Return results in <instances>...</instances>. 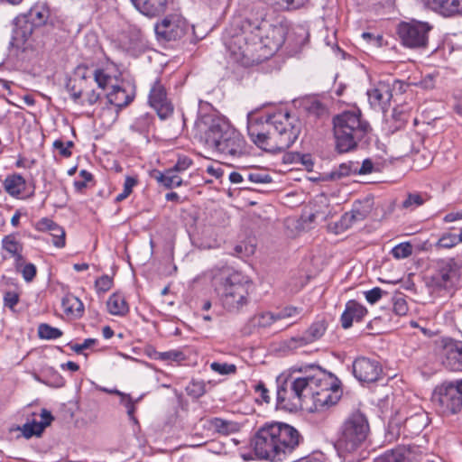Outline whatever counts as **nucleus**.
Wrapping results in <instances>:
<instances>
[{
    "label": "nucleus",
    "mask_w": 462,
    "mask_h": 462,
    "mask_svg": "<svg viewBox=\"0 0 462 462\" xmlns=\"http://www.w3.org/2000/svg\"><path fill=\"white\" fill-rule=\"evenodd\" d=\"M97 340L95 338H87L84 340L82 344H75L71 346V349L75 351L77 354H80L83 350L89 348L90 346L96 345Z\"/></svg>",
    "instance_id": "338daca9"
},
{
    "label": "nucleus",
    "mask_w": 462,
    "mask_h": 462,
    "mask_svg": "<svg viewBox=\"0 0 462 462\" xmlns=\"http://www.w3.org/2000/svg\"><path fill=\"white\" fill-rule=\"evenodd\" d=\"M373 202L370 199L355 201L352 209L346 212L337 223V226L342 230H346L355 223L363 221L371 213Z\"/></svg>",
    "instance_id": "dca6fc26"
},
{
    "label": "nucleus",
    "mask_w": 462,
    "mask_h": 462,
    "mask_svg": "<svg viewBox=\"0 0 462 462\" xmlns=\"http://www.w3.org/2000/svg\"><path fill=\"white\" fill-rule=\"evenodd\" d=\"M115 393L120 396V403L125 408L129 419L134 423H137L138 420L134 416L135 404L142 399V397L134 400L130 394L124 393L118 390H116Z\"/></svg>",
    "instance_id": "c9c22d12"
},
{
    "label": "nucleus",
    "mask_w": 462,
    "mask_h": 462,
    "mask_svg": "<svg viewBox=\"0 0 462 462\" xmlns=\"http://www.w3.org/2000/svg\"><path fill=\"white\" fill-rule=\"evenodd\" d=\"M433 402L442 415L457 414L462 411V379L444 382L437 386Z\"/></svg>",
    "instance_id": "1a4fd4ad"
},
{
    "label": "nucleus",
    "mask_w": 462,
    "mask_h": 462,
    "mask_svg": "<svg viewBox=\"0 0 462 462\" xmlns=\"http://www.w3.org/2000/svg\"><path fill=\"white\" fill-rule=\"evenodd\" d=\"M113 286V279L108 275H102L95 282V287L98 293L108 291Z\"/></svg>",
    "instance_id": "6e6d98bb"
},
{
    "label": "nucleus",
    "mask_w": 462,
    "mask_h": 462,
    "mask_svg": "<svg viewBox=\"0 0 462 462\" xmlns=\"http://www.w3.org/2000/svg\"><path fill=\"white\" fill-rule=\"evenodd\" d=\"M62 331L49 324L42 323L38 327V336L42 339L51 340L59 338L62 336Z\"/></svg>",
    "instance_id": "79ce46f5"
},
{
    "label": "nucleus",
    "mask_w": 462,
    "mask_h": 462,
    "mask_svg": "<svg viewBox=\"0 0 462 462\" xmlns=\"http://www.w3.org/2000/svg\"><path fill=\"white\" fill-rule=\"evenodd\" d=\"M459 265L454 258L442 259L437 263L436 273L432 280L436 286L444 289L452 288L459 278Z\"/></svg>",
    "instance_id": "ddd939ff"
},
{
    "label": "nucleus",
    "mask_w": 462,
    "mask_h": 462,
    "mask_svg": "<svg viewBox=\"0 0 462 462\" xmlns=\"http://www.w3.org/2000/svg\"><path fill=\"white\" fill-rule=\"evenodd\" d=\"M210 368L212 371L222 375L233 374L236 372L235 365L226 363L213 362L210 364Z\"/></svg>",
    "instance_id": "8fccbe9b"
},
{
    "label": "nucleus",
    "mask_w": 462,
    "mask_h": 462,
    "mask_svg": "<svg viewBox=\"0 0 462 462\" xmlns=\"http://www.w3.org/2000/svg\"><path fill=\"white\" fill-rule=\"evenodd\" d=\"M254 388V392L259 394V396L264 402H270V396L268 394L269 391L263 382H259L258 383H256Z\"/></svg>",
    "instance_id": "774afa93"
},
{
    "label": "nucleus",
    "mask_w": 462,
    "mask_h": 462,
    "mask_svg": "<svg viewBox=\"0 0 462 462\" xmlns=\"http://www.w3.org/2000/svg\"><path fill=\"white\" fill-rule=\"evenodd\" d=\"M294 396L296 400V404L300 405L302 401L306 398H310L312 393V384L311 376L307 377H295L293 375H290Z\"/></svg>",
    "instance_id": "4be33fe9"
},
{
    "label": "nucleus",
    "mask_w": 462,
    "mask_h": 462,
    "mask_svg": "<svg viewBox=\"0 0 462 462\" xmlns=\"http://www.w3.org/2000/svg\"><path fill=\"white\" fill-rule=\"evenodd\" d=\"M226 45L229 58L244 67L253 66L265 60V59H258L257 56L263 53L260 51L254 34L245 32L243 22L241 23V32L232 36Z\"/></svg>",
    "instance_id": "6e6552de"
},
{
    "label": "nucleus",
    "mask_w": 462,
    "mask_h": 462,
    "mask_svg": "<svg viewBox=\"0 0 462 462\" xmlns=\"http://www.w3.org/2000/svg\"><path fill=\"white\" fill-rule=\"evenodd\" d=\"M209 427L216 432L222 435H229L236 432L239 429L236 422L217 417L209 420Z\"/></svg>",
    "instance_id": "72a5a7b5"
},
{
    "label": "nucleus",
    "mask_w": 462,
    "mask_h": 462,
    "mask_svg": "<svg viewBox=\"0 0 462 462\" xmlns=\"http://www.w3.org/2000/svg\"><path fill=\"white\" fill-rule=\"evenodd\" d=\"M192 165V160L188 156H180L178 158L177 162L175 165L171 168L173 171H177L178 173L183 172L186 170H188Z\"/></svg>",
    "instance_id": "680f3d73"
},
{
    "label": "nucleus",
    "mask_w": 462,
    "mask_h": 462,
    "mask_svg": "<svg viewBox=\"0 0 462 462\" xmlns=\"http://www.w3.org/2000/svg\"><path fill=\"white\" fill-rule=\"evenodd\" d=\"M51 236H52V244L58 247L62 248L66 245V239H65V231L62 226L56 224V226L53 227L52 231L50 232Z\"/></svg>",
    "instance_id": "09e8293b"
},
{
    "label": "nucleus",
    "mask_w": 462,
    "mask_h": 462,
    "mask_svg": "<svg viewBox=\"0 0 462 462\" xmlns=\"http://www.w3.org/2000/svg\"><path fill=\"white\" fill-rule=\"evenodd\" d=\"M155 179L167 189L179 187L182 184L181 177L171 168L166 170L164 172H158Z\"/></svg>",
    "instance_id": "f704fd0d"
},
{
    "label": "nucleus",
    "mask_w": 462,
    "mask_h": 462,
    "mask_svg": "<svg viewBox=\"0 0 462 462\" xmlns=\"http://www.w3.org/2000/svg\"><path fill=\"white\" fill-rule=\"evenodd\" d=\"M53 148L57 150L60 156L64 158H69L72 154L71 148L74 146V143L72 141H68L64 143L63 141L58 139L53 142Z\"/></svg>",
    "instance_id": "603ef678"
},
{
    "label": "nucleus",
    "mask_w": 462,
    "mask_h": 462,
    "mask_svg": "<svg viewBox=\"0 0 462 462\" xmlns=\"http://www.w3.org/2000/svg\"><path fill=\"white\" fill-rule=\"evenodd\" d=\"M137 184V180L134 177L127 176L125 180L124 189L116 197V202L125 199L133 191V188Z\"/></svg>",
    "instance_id": "3c124183"
},
{
    "label": "nucleus",
    "mask_w": 462,
    "mask_h": 462,
    "mask_svg": "<svg viewBox=\"0 0 462 462\" xmlns=\"http://www.w3.org/2000/svg\"><path fill=\"white\" fill-rule=\"evenodd\" d=\"M19 272L26 282H32L37 274V268L33 263H29L24 264Z\"/></svg>",
    "instance_id": "13d9d810"
},
{
    "label": "nucleus",
    "mask_w": 462,
    "mask_h": 462,
    "mask_svg": "<svg viewBox=\"0 0 462 462\" xmlns=\"http://www.w3.org/2000/svg\"><path fill=\"white\" fill-rule=\"evenodd\" d=\"M370 131L369 123L362 118L359 110L346 111L336 116L333 118L336 150L339 153L356 150Z\"/></svg>",
    "instance_id": "39448f33"
},
{
    "label": "nucleus",
    "mask_w": 462,
    "mask_h": 462,
    "mask_svg": "<svg viewBox=\"0 0 462 462\" xmlns=\"http://www.w3.org/2000/svg\"><path fill=\"white\" fill-rule=\"evenodd\" d=\"M57 223H55L53 220L43 217L41 218L39 221L35 224V228L40 232H51L52 231L53 227L56 226Z\"/></svg>",
    "instance_id": "e2e57ef3"
},
{
    "label": "nucleus",
    "mask_w": 462,
    "mask_h": 462,
    "mask_svg": "<svg viewBox=\"0 0 462 462\" xmlns=\"http://www.w3.org/2000/svg\"><path fill=\"white\" fill-rule=\"evenodd\" d=\"M20 16L28 20L34 28H37L47 23L50 17V10L45 4L37 3L31 7L27 14Z\"/></svg>",
    "instance_id": "393cba45"
},
{
    "label": "nucleus",
    "mask_w": 462,
    "mask_h": 462,
    "mask_svg": "<svg viewBox=\"0 0 462 462\" xmlns=\"http://www.w3.org/2000/svg\"><path fill=\"white\" fill-rule=\"evenodd\" d=\"M247 133L256 146L276 153L294 143L300 134V125L298 120L289 113L278 112L264 120L248 118Z\"/></svg>",
    "instance_id": "f257e3e1"
},
{
    "label": "nucleus",
    "mask_w": 462,
    "mask_h": 462,
    "mask_svg": "<svg viewBox=\"0 0 462 462\" xmlns=\"http://www.w3.org/2000/svg\"><path fill=\"white\" fill-rule=\"evenodd\" d=\"M106 98L111 105L122 108L133 101L134 96L127 93L125 89L114 86L112 90L107 93Z\"/></svg>",
    "instance_id": "2f4dec72"
},
{
    "label": "nucleus",
    "mask_w": 462,
    "mask_h": 462,
    "mask_svg": "<svg viewBox=\"0 0 462 462\" xmlns=\"http://www.w3.org/2000/svg\"><path fill=\"white\" fill-rule=\"evenodd\" d=\"M301 309L294 307V306H287L282 310L274 313L275 320H281L284 319L294 318L300 314Z\"/></svg>",
    "instance_id": "5fc2aeb1"
},
{
    "label": "nucleus",
    "mask_w": 462,
    "mask_h": 462,
    "mask_svg": "<svg viewBox=\"0 0 462 462\" xmlns=\"http://www.w3.org/2000/svg\"><path fill=\"white\" fill-rule=\"evenodd\" d=\"M431 8L444 16L462 15V0H428Z\"/></svg>",
    "instance_id": "b1692460"
},
{
    "label": "nucleus",
    "mask_w": 462,
    "mask_h": 462,
    "mask_svg": "<svg viewBox=\"0 0 462 462\" xmlns=\"http://www.w3.org/2000/svg\"><path fill=\"white\" fill-rule=\"evenodd\" d=\"M374 462H405V456L401 449H393L385 452L375 459Z\"/></svg>",
    "instance_id": "49530a36"
},
{
    "label": "nucleus",
    "mask_w": 462,
    "mask_h": 462,
    "mask_svg": "<svg viewBox=\"0 0 462 462\" xmlns=\"http://www.w3.org/2000/svg\"><path fill=\"white\" fill-rule=\"evenodd\" d=\"M155 358L162 361L180 362L185 359V355L182 351L175 349L166 352H157Z\"/></svg>",
    "instance_id": "de8ad7c7"
},
{
    "label": "nucleus",
    "mask_w": 462,
    "mask_h": 462,
    "mask_svg": "<svg viewBox=\"0 0 462 462\" xmlns=\"http://www.w3.org/2000/svg\"><path fill=\"white\" fill-rule=\"evenodd\" d=\"M106 306L109 313L116 316H124L129 310L125 297L119 293L112 294L107 300Z\"/></svg>",
    "instance_id": "473e14b6"
},
{
    "label": "nucleus",
    "mask_w": 462,
    "mask_h": 462,
    "mask_svg": "<svg viewBox=\"0 0 462 462\" xmlns=\"http://www.w3.org/2000/svg\"><path fill=\"white\" fill-rule=\"evenodd\" d=\"M312 392H328L340 388V381L332 374H321L311 376Z\"/></svg>",
    "instance_id": "cd10ccee"
},
{
    "label": "nucleus",
    "mask_w": 462,
    "mask_h": 462,
    "mask_svg": "<svg viewBox=\"0 0 462 462\" xmlns=\"http://www.w3.org/2000/svg\"><path fill=\"white\" fill-rule=\"evenodd\" d=\"M278 10H294L303 6L309 0H263Z\"/></svg>",
    "instance_id": "ea45409f"
},
{
    "label": "nucleus",
    "mask_w": 462,
    "mask_h": 462,
    "mask_svg": "<svg viewBox=\"0 0 462 462\" xmlns=\"http://www.w3.org/2000/svg\"><path fill=\"white\" fill-rule=\"evenodd\" d=\"M86 70V66H78L76 73L79 75L81 74L80 79L69 80L67 84V90L69 92L70 97L74 102L79 103L81 105H84V101H81V96L83 93L82 84L87 79Z\"/></svg>",
    "instance_id": "c756f323"
},
{
    "label": "nucleus",
    "mask_w": 462,
    "mask_h": 462,
    "mask_svg": "<svg viewBox=\"0 0 462 462\" xmlns=\"http://www.w3.org/2000/svg\"><path fill=\"white\" fill-rule=\"evenodd\" d=\"M383 293V291L381 288L375 287L370 291H365V297L369 303L374 304L382 298Z\"/></svg>",
    "instance_id": "0e129e2a"
},
{
    "label": "nucleus",
    "mask_w": 462,
    "mask_h": 462,
    "mask_svg": "<svg viewBox=\"0 0 462 462\" xmlns=\"http://www.w3.org/2000/svg\"><path fill=\"white\" fill-rule=\"evenodd\" d=\"M61 307L67 316L81 318L84 315L83 302L72 293H66L61 300Z\"/></svg>",
    "instance_id": "c85d7f7f"
},
{
    "label": "nucleus",
    "mask_w": 462,
    "mask_h": 462,
    "mask_svg": "<svg viewBox=\"0 0 462 462\" xmlns=\"http://www.w3.org/2000/svg\"><path fill=\"white\" fill-rule=\"evenodd\" d=\"M254 324L261 328H267L273 324L275 320L274 313L262 312L256 315L254 319Z\"/></svg>",
    "instance_id": "864d4df0"
},
{
    "label": "nucleus",
    "mask_w": 462,
    "mask_h": 462,
    "mask_svg": "<svg viewBox=\"0 0 462 462\" xmlns=\"http://www.w3.org/2000/svg\"><path fill=\"white\" fill-rule=\"evenodd\" d=\"M442 365L450 371H462V341L447 338L442 340L440 351Z\"/></svg>",
    "instance_id": "4468645a"
},
{
    "label": "nucleus",
    "mask_w": 462,
    "mask_h": 462,
    "mask_svg": "<svg viewBox=\"0 0 462 462\" xmlns=\"http://www.w3.org/2000/svg\"><path fill=\"white\" fill-rule=\"evenodd\" d=\"M213 283L227 311L238 312L247 305L250 283L240 273L223 269L214 276Z\"/></svg>",
    "instance_id": "423d86ee"
},
{
    "label": "nucleus",
    "mask_w": 462,
    "mask_h": 462,
    "mask_svg": "<svg viewBox=\"0 0 462 462\" xmlns=\"http://www.w3.org/2000/svg\"><path fill=\"white\" fill-rule=\"evenodd\" d=\"M213 387L210 381L204 382L199 380H192L186 387V391L189 396L199 398Z\"/></svg>",
    "instance_id": "e433bc0d"
},
{
    "label": "nucleus",
    "mask_w": 462,
    "mask_h": 462,
    "mask_svg": "<svg viewBox=\"0 0 462 462\" xmlns=\"http://www.w3.org/2000/svg\"><path fill=\"white\" fill-rule=\"evenodd\" d=\"M458 244L457 236L456 234L447 232L441 235L438 242L436 243L437 248L450 249Z\"/></svg>",
    "instance_id": "c03bdc74"
},
{
    "label": "nucleus",
    "mask_w": 462,
    "mask_h": 462,
    "mask_svg": "<svg viewBox=\"0 0 462 462\" xmlns=\"http://www.w3.org/2000/svg\"><path fill=\"white\" fill-rule=\"evenodd\" d=\"M367 96L374 109L386 112L393 98V88L388 82L379 81L367 90Z\"/></svg>",
    "instance_id": "f3484780"
},
{
    "label": "nucleus",
    "mask_w": 462,
    "mask_h": 462,
    "mask_svg": "<svg viewBox=\"0 0 462 462\" xmlns=\"http://www.w3.org/2000/svg\"><path fill=\"white\" fill-rule=\"evenodd\" d=\"M248 180L254 183H270L272 177L266 173L251 172L248 174Z\"/></svg>",
    "instance_id": "69168bd1"
},
{
    "label": "nucleus",
    "mask_w": 462,
    "mask_h": 462,
    "mask_svg": "<svg viewBox=\"0 0 462 462\" xmlns=\"http://www.w3.org/2000/svg\"><path fill=\"white\" fill-rule=\"evenodd\" d=\"M355 378L362 383H375L382 379L383 370L381 363L375 358L366 356L356 357L352 365Z\"/></svg>",
    "instance_id": "f8f14e48"
},
{
    "label": "nucleus",
    "mask_w": 462,
    "mask_h": 462,
    "mask_svg": "<svg viewBox=\"0 0 462 462\" xmlns=\"http://www.w3.org/2000/svg\"><path fill=\"white\" fill-rule=\"evenodd\" d=\"M303 437L293 426L278 421L265 422L251 439L255 457L268 462H282L291 455Z\"/></svg>",
    "instance_id": "f03ea898"
},
{
    "label": "nucleus",
    "mask_w": 462,
    "mask_h": 462,
    "mask_svg": "<svg viewBox=\"0 0 462 462\" xmlns=\"http://www.w3.org/2000/svg\"><path fill=\"white\" fill-rule=\"evenodd\" d=\"M20 294L14 291H7L4 294V305L10 310H14V306L19 302Z\"/></svg>",
    "instance_id": "052dcab7"
},
{
    "label": "nucleus",
    "mask_w": 462,
    "mask_h": 462,
    "mask_svg": "<svg viewBox=\"0 0 462 462\" xmlns=\"http://www.w3.org/2000/svg\"><path fill=\"white\" fill-rule=\"evenodd\" d=\"M134 7L148 17L162 14L167 7V0H131Z\"/></svg>",
    "instance_id": "412c9836"
},
{
    "label": "nucleus",
    "mask_w": 462,
    "mask_h": 462,
    "mask_svg": "<svg viewBox=\"0 0 462 462\" xmlns=\"http://www.w3.org/2000/svg\"><path fill=\"white\" fill-rule=\"evenodd\" d=\"M366 314L367 310L365 306L356 300H348L340 318L342 328L345 329L351 328L354 321L360 322Z\"/></svg>",
    "instance_id": "aec40b11"
},
{
    "label": "nucleus",
    "mask_w": 462,
    "mask_h": 462,
    "mask_svg": "<svg viewBox=\"0 0 462 462\" xmlns=\"http://www.w3.org/2000/svg\"><path fill=\"white\" fill-rule=\"evenodd\" d=\"M149 103L161 118H166L172 113L173 109L168 100L166 88L160 79H156L151 88Z\"/></svg>",
    "instance_id": "a211bd4d"
},
{
    "label": "nucleus",
    "mask_w": 462,
    "mask_h": 462,
    "mask_svg": "<svg viewBox=\"0 0 462 462\" xmlns=\"http://www.w3.org/2000/svg\"><path fill=\"white\" fill-rule=\"evenodd\" d=\"M429 424V417L423 411H420L406 418L403 423L404 430L411 436L420 434Z\"/></svg>",
    "instance_id": "a878e982"
},
{
    "label": "nucleus",
    "mask_w": 462,
    "mask_h": 462,
    "mask_svg": "<svg viewBox=\"0 0 462 462\" xmlns=\"http://www.w3.org/2000/svg\"><path fill=\"white\" fill-rule=\"evenodd\" d=\"M277 404L285 409H289L290 406L297 407L293 387L289 376L278 385Z\"/></svg>",
    "instance_id": "bb28decb"
},
{
    "label": "nucleus",
    "mask_w": 462,
    "mask_h": 462,
    "mask_svg": "<svg viewBox=\"0 0 462 462\" xmlns=\"http://www.w3.org/2000/svg\"><path fill=\"white\" fill-rule=\"evenodd\" d=\"M342 394L341 389H334L328 392H312L310 398L316 410L328 408L335 405Z\"/></svg>",
    "instance_id": "5701e85b"
},
{
    "label": "nucleus",
    "mask_w": 462,
    "mask_h": 462,
    "mask_svg": "<svg viewBox=\"0 0 462 462\" xmlns=\"http://www.w3.org/2000/svg\"><path fill=\"white\" fill-rule=\"evenodd\" d=\"M34 27L26 20L18 16L14 20V28L13 30L11 45L17 50L25 51L31 46L32 35Z\"/></svg>",
    "instance_id": "6ab92c4d"
},
{
    "label": "nucleus",
    "mask_w": 462,
    "mask_h": 462,
    "mask_svg": "<svg viewBox=\"0 0 462 462\" xmlns=\"http://www.w3.org/2000/svg\"><path fill=\"white\" fill-rule=\"evenodd\" d=\"M431 29L432 26L430 23L413 20L400 23L398 34L404 46L411 49L425 48Z\"/></svg>",
    "instance_id": "9d476101"
},
{
    "label": "nucleus",
    "mask_w": 462,
    "mask_h": 462,
    "mask_svg": "<svg viewBox=\"0 0 462 462\" xmlns=\"http://www.w3.org/2000/svg\"><path fill=\"white\" fill-rule=\"evenodd\" d=\"M327 328V319L325 318H319L301 336L291 337L288 342V346L290 348H297L314 343L324 336Z\"/></svg>",
    "instance_id": "2eb2a0df"
},
{
    "label": "nucleus",
    "mask_w": 462,
    "mask_h": 462,
    "mask_svg": "<svg viewBox=\"0 0 462 462\" xmlns=\"http://www.w3.org/2000/svg\"><path fill=\"white\" fill-rule=\"evenodd\" d=\"M200 141L223 159L240 158L246 153V143L243 135L219 118L211 120L200 135Z\"/></svg>",
    "instance_id": "20e7f679"
},
{
    "label": "nucleus",
    "mask_w": 462,
    "mask_h": 462,
    "mask_svg": "<svg viewBox=\"0 0 462 462\" xmlns=\"http://www.w3.org/2000/svg\"><path fill=\"white\" fill-rule=\"evenodd\" d=\"M94 79L97 84L98 88L105 89L112 80V78L109 74L106 73L104 69H97L94 71Z\"/></svg>",
    "instance_id": "4d7b16f0"
},
{
    "label": "nucleus",
    "mask_w": 462,
    "mask_h": 462,
    "mask_svg": "<svg viewBox=\"0 0 462 462\" xmlns=\"http://www.w3.org/2000/svg\"><path fill=\"white\" fill-rule=\"evenodd\" d=\"M429 197L421 193H409L407 198L402 201V207L406 209L414 210L423 205Z\"/></svg>",
    "instance_id": "a19ab883"
},
{
    "label": "nucleus",
    "mask_w": 462,
    "mask_h": 462,
    "mask_svg": "<svg viewBox=\"0 0 462 462\" xmlns=\"http://www.w3.org/2000/svg\"><path fill=\"white\" fill-rule=\"evenodd\" d=\"M391 253L395 259H404L411 255L412 245L409 242L401 243L395 245Z\"/></svg>",
    "instance_id": "a18cd8bd"
},
{
    "label": "nucleus",
    "mask_w": 462,
    "mask_h": 462,
    "mask_svg": "<svg viewBox=\"0 0 462 462\" xmlns=\"http://www.w3.org/2000/svg\"><path fill=\"white\" fill-rule=\"evenodd\" d=\"M246 32L254 34L262 55L258 59L268 60L276 53L285 42L287 27L272 19L263 7H254L249 15L243 20Z\"/></svg>",
    "instance_id": "7ed1b4c3"
},
{
    "label": "nucleus",
    "mask_w": 462,
    "mask_h": 462,
    "mask_svg": "<svg viewBox=\"0 0 462 462\" xmlns=\"http://www.w3.org/2000/svg\"><path fill=\"white\" fill-rule=\"evenodd\" d=\"M393 311L398 316L406 315L408 312L406 300L402 297L394 298L393 300Z\"/></svg>",
    "instance_id": "bf43d9fd"
},
{
    "label": "nucleus",
    "mask_w": 462,
    "mask_h": 462,
    "mask_svg": "<svg viewBox=\"0 0 462 462\" xmlns=\"http://www.w3.org/2000/svg\"><path fill=\"white\" fill-rule=\"evenodd\" d=\"M2 248L9 254V257H14L16 255L20 257L23 247L14 235H8L2 240Z\"/></svg>",
    "instance_id": "4c0bfd02"
},
{
    "label": "nucleus",
    "mask_w": 462,
    "mask_h": 462,
    "mask_svg": "<svg viewBox=\"0 0 462 462\" xmlns=\"http://www.w3.org/2000/svg\"><path fill=\"white\" fill-rule=\"evenodd\" d=\"M145 48L146 43L141 32H134L133 33V38L130 39L128 50L131 51L133 54L137 55L143 52Z\"/></svg>",
    "instance_id": "37998d69"
},
{
    "label": "nucleus",
    "mask_w": 462,
    "mask_h": 462,
    "mask_svg": "<svg viewBox=\"0 0 462 462\" xmlns=\"http://www.w3.org/2000/svg\"><path fill=\"white\" fill-rule=\"evenodd\" d=\"M189 29L187 20L178 14L165 16L160 23L155 24L156 35L165 41H176L182 38Z\"/></svg>",
    "instance_id": "9b49d317"
},
{
    "label": "nucleus",
    "mask_w": 462,
    "mask_h": 462,
    "mask_svg": "<svg viewBox=\"0 0 462 462\" xmlns=\"http://www.w3.org/2000/svg\"><path fill=\"white\" fill-rule=\"evenodd\" d=\"M370 432L366 416L360 411L350 413L340 426L337 445L342 452L352 453L360 448Z\"/></svg>",
    "instance_id": "0eeeda50"
},
{
    "label": "nucleus",
    "mask_w": 462,
    "mask_h": 462,
    "mask_svg": "<svg viewBox=\"0 0 462 462\" xmlns=\"http://www.w3.org/2000/svg\"><path fill=\"white\" fill-rule=\"evenodd\" d=\"M4 188L10 196L17 198L24 191L26 181L20 174L8 175L4 181Z\"/></svg>",
    "instance_id": "7c9ffc66"
},
{
    "label": "nucleus",
    "mask_w": 462,
    "mask_h": 462,
    "mask_svg": "<svg viewBox=\"0 0 462 462\" xmlns=\"http://www.w3.org/2000/svg\"><path fill=\"white\" fill-rule=\"evenodd\" d=\"M357 162H347L341 163L337 169L330 172L332 180H340L341 178L356 174Z\"/></svg>",
    "instance_id": "58836bf2"
}]
</instances>
